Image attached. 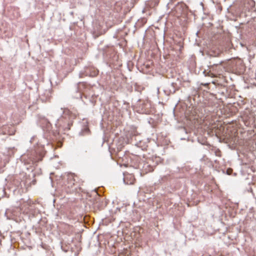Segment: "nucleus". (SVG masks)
<instances>
[{"instance_id":"nucleus-1","label":"nucleus","mask_w":256,"mask_h":256,"mask_svg":"<svg viewBox=\"0 0 256 256\" xmlns=\"http://www.w3.org/2000/svg\"><path fill=\"white\" fill-rule=\"evenodd\" d=\"M138 136L136 134H128L126 136V138H124L125 141L123 143H125L126 144H128L134 142V144H138V143L141 142L142 141L138 139H137Z\"/></svg>"},{"instance_id":"nucleus-2","label":"nucleus","mask_w":256,"mask_h":256,"mask_svg":"<svg viewBox=\"0 0 256 256\" xmlns=\"http://www.w3.org/2000/svg\"><path fill=\"white\" fill-rule=\"evenodd\" d=\"M62 120H58V122L56 126H58V132H60L61 130H70V126L72 124V122H68L67 124V126L66 127L65 124H62Z\"/></svg>"},{"instance_id":"nucleus-3","label":"nucleus","mask_w":256,"mask_h":256,"mask_svg":"<svg viewBox=\"0 0 256 256\" xmlns=\"http://www.w3.org/2000/svg\"><path fill=\"white\" fill-rule=\"evenodd\" d=\"M122 145H110L109 150L112 154H118V152H120L122 148Z\"/></svg>"},{"instance_id":"nucleus-4","label":"nucleus","mask_w":256,"mask_h":256,"mask_svg":"<svg viewBox=\"0 0 256 256\" xmlns=\"http://www.w3.org/2000/svg\"><path fill=\"white\" fill-rule=\"evenodd\" d=\"M177 90L176 84L174 82H172L167 86V90H168L170 94H174Z\"/></svg>"},{"instance_id":"nucleus-5","label":"nucleus","mask_w":256,"mask_h":256,"mask_svg":"<svg viewBox=\"0 0 256 256\" xmlns=\"http://www.w3.org/2000/svg\"><path fill=\"white\" fill-rule=\"evenodd\" d=\"M152 167H151L148 164V163L144 162V166L142 167V171L143 172V174H145L148 172H152Z\"/></svg>"},{"instance_id":"nucleus-6","label":"nucleus","mask_w":256,"mask_h":256,"mask_svg":"<svg viewBox=\"0 0 256 256\" xmlns=\"http://www.w3.org/2000/svg\"><path fill=\"white\" fill-rule=\"evenodd\" d=\"M68 183L69 184L68 186L72 187L74 185L75 176L74 174H70L68 176Z\"/></svg>"},{"instance_id":"nucleus-7","label":"nucleus","mask_w":256,"mask_h":256,"mask_svg":"<svg viewBox=\"0 0 256 256\" xmlns=\"http://www.w3.org/2000/svg\"><path fill=\"white\" fill-rule=\"evenodd\" d=\"M204 74L205 76H210L211 78H214L215 76L214 74L211 72L210 71L206 72V70L204 71Z\"/></svg>"},{"instance_id":"nucleus-8","label":"nucleus","mask_w":256,"mask_h":256,"mask_svg":"<svg viewBox=\"0 0 256 256\" xmlns=\"http://www.w3.org/2000/svg\"><path fill=\"white\" fill-rule=\"evenodd\" d=\"M86 132V134H88V133L90 132V130L88 129V128H84V129L82 131V132Z\"/></svg>"},{"instance_id":"nucleus-9","label":"nucleus","mask_w":256,"mask_h":256,"mask_svg":"<svg viewBox=\"0 0 256 256\" xmlns=\"http://www.w3.org/2000/svg\"><path fill=\"white\" fill-rule=\"evenodd\" d=\"M130 178H132V182H130V184H134V178L133 176H132L130 175Z\"/></svg>"},{"instance_id":"nucleus-10","label":"nucleus","mask_w":256,"mask_h":256,"mask_svg":"<svg viewBox=\"0 0 256 256\" xmlns=\"http://www.w3.org/2000/svg\"><path fill=\"white\" fill-rule=\"evenodd\" d=\"M44 151L42 152L40 154V156L43 157L44 155Z\"/></svg>"},{"instance_id":"nucleus-11","label":"nucleus","mask_w":256,"mask_h":256,"mask_svg":"<svg viewBox=\"0 0 256 256\" xmlns=\"http://www.w3.org/2000/svg\"><path fill=\"white\" fill-rule=\"evenodd\" d=\"M98 74V72H94L92 76H95L97 75Z\"/></svg>"},{"instance_id":"nucleus-12","label":"nucleus","mask_w":256,"mask_h":256,"mask_svg":"<svg viewBox=\"0 0 256 256\" xmlns=\"http://www.w3.org/2000/svg\"><path fill=\"white\" fill-rule=\"evenodd\" d=\"M134 158H138L136 156H133Z\"/></svg>"},{"instance_id":"nucleus-13","label":"nucleus","mask_w":256,"mask_h":256,"mask_svg":"<svg viewBox=\"0 0 256 256\" xmlns=\"http://www.w3.org/2000/svg\"><path fill=\"white\" fill-rule=\"evenodd\" d=\"M43 150V148H40V150Z\"/></svg>"},{"instance_id":"nucleus-14","label":"nucleus","mask_w":256,"mask_h":256,"mask_svg":"<svg viewBox=\"0 0 256 256\" xmlns=\"http://www.w3.org/2000/svg\"><path fill=\"white\" fill-rule=\"evenodd\" d=\"M208 84H204V85H208Z\"/></svg>"},{"instance_id":"nucleus-15","label":"nucleus","mask_w":256,"mask_h":256,"mask_svg":"<svg viewBox=\"0 0 256 256\" xmlns=\"http://www.w3.org/2000/svg\"><path fill=\"white\" fill-rule=\"evenodd\" d=\"M30 142L31 143L33 142H32V140H30Z\"/></svg>"}]
</instances>
